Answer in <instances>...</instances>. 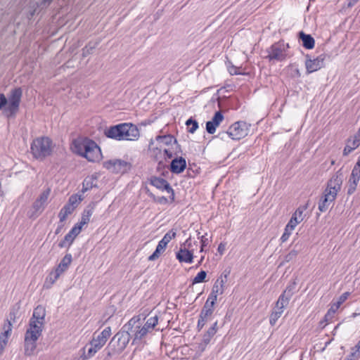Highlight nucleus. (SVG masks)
Returning a JSON list of instances; mask_svg holds the SVG:
<instances>
[{
	"instance_id": "57",
	"label": "nucleus",
	"mask_w": 360,
	"mask_h": 360,
	"mask_svg": "<svg viewBox=\"0 0 360 360\" xmlns=\"http://www.w3.org/2000/svg\"><path fill=\"white\" fill-rule=\"evenodd\" d=\"M229 72L231 75H237L241 74L240 72L238 71V68L233 65L229 68Z\"/></svg>"
},
{
	"instance_id": "37",
	"label": "nucleus",
	"mask_w": 360,
	"mask_h": 360,
	"mask_svg": "<svg viewBox=\"0 0 360 360\" xmlns=\"http://www.w3.org/2000/svg\"><path fill=\"white\" fill-rule=\"evenodd\" d=\"M186 124L188 127V131L193 134L198 128V123L196 120H193L191 117L189 118L186 122Z\"/></svg>"
},
{
	"instance_id": "55",
	"label": "nucleus",
	"mask_w": 360,
	"mask_h": 360,
	"mask_svg": "<svg viewBox=\"0 0 360 360\" xmlns=\"http://www.w3.org/2000/svg\"><path fill=\"white\" fill-rule=\"evenodd\" d=\"M200 242H201V247H200V251L203 252L205 247H206L208 245L209 241H208V239L207 238H205V236H201Z\"/></svg>"
},
{
	"instance_id": "59",
	"label": "nucleus",
	"mask_w": 360,
	"mask_h": 360,
	"mask_svg": "<svg viewBox=\"0 0 360 360\" xmlns=\"http://www.w3.org/2000/svg\"><path fill=\"white\" fill-rule=\"evenodd\" d=\"M158 139H162L165 143H170L174 137L172 136H158Z\"/></svg>"
},
{
	"instance_id": "28",
	"label": "nucleus",
	"mask_w": 360,
	"mask_h": 360,
	"mask_svg": "<svg viewBox=\"0 0 360 360\" xmlns=\"http://www.w3.org/2000/svg\"><path fill=\"white\" fill-rule=\"evenodd\" d=\"M75 210L70 206L67 204H65L63 207L60 210L58 217L60 219V221L63 222L64 221L67 217L72 214Z\"/></svg>"
},
{
	"instance_id": "27",
	"label": "nucleus",
	"mask_w": 360,
	"mask_h": 360,
	"mask_svg": "<svg viewBox=\"0 0 360 360\" xmlns=\"http://www.w3.org/2000/svg\"><path fill=\"white\" fill-rule=\"evenodd\" d=\"M64 272H65V271L57 266L47 276L46 282H49L51 285L53 284Z\"/></svg>"
},
{
	"instance_id": "3",
	"label": "nucleus",
	"mask_w": 360,
	"mask_h": 360,
	"mask_svg": "<svg viewBox=\"0 0 360 360\" xmlns=\"http://www.w3.org/2000/svg\"><path fill=\"white\" fill-rule=\"evenodd\" d=\"M342 183V174H336L328 182L327 187L319 202V210L326 212L330 205L335 200L338 192L340 190Z\"/></svg>"
},
{
	"instance_id": "60",
	"label": "nucleus",
	"mask_w": 360,
	"mask_h": 360,
	"mask_svg": "<svg viewBox=\"0 0 360 360\" xmlns=\"http://www.w3.org/2000/svg\"><path fill=\"white\" fill-rule=\"evenodd\" d=\"M225 250V245L223 243H220L218 246L217 251L222 255Z\"/></svg>"
},
{
	"instance_id": "56",
	"label": "nucleus",
	"mask_w": 360,
	"mask_h": 360,
	"mask_svg": "<svg viewBox=\"0 0 360 360\" xmlns=\"http://www.w3.org/2000/svg\"><path fill=\"white\" fill-rule=\"evenodd\" d=\"M162 153H163L164 160H166L167 158L170 159L173 156L172 152L167 148L162 149Z\"/></svg>"
},
{
	"instance_id": "38",
	"label": "nucleus",
	"mask_w": 360,
	"mask_h": 360,
	"mask_svg": "<svg viewBox=\"0 0 360 360\" xmlns=\"http://www.w3.org/2000/svg\"><path fill=\"white\" fill-rule=\"evenodd\" d=\"M224 286V281L217 279L215 283L213 285V288L212 289V292L216 294H222L224 292L223 289Z\"/></svg>"
},
{
	"instance_id": "61",
	"label": "nucleus",
	"mask_w": 360,
	"mask_h": 360,
	"mask_svg": "<svg viewBox=\"0 0 360 360\" xmlns=\"http://www.w3.org/2000/svg\"><path fill=\"white\" fill-rule=\"evenodd\" d=\"M158 202L161 204H166L168 202V200L167 198L162 196L158 199Z\"/></svg>"
},
{
	"instance_id": "33",
	"label": "nucleus",
	"mask_w": 360,
	"mask_h": 360,
	"mask_svg": "<svg viewBox=\"0 0 360 360\" xmlns=\"http://www.w3.org/2000/svg\"><path fill=\"white\" fill-rule=\"evenodd\" d=\"M72 261V257L71 254H66L64 257L61 259L60 262L58 265L59 268H61L64 271H67L69 268L71 262Z\"/></svg>"
},
{
	"instance_id": "17",
	"label": "nucleus",
	"mask_w": 360,
	"mask_h": 360,
	"mask_svg": "<svg viewBox=\"0 0 360 360\" xmlns=\"http://www.w3.org/2000/svg\"><path fill=\"white\" fill-rule=\"evenodd\" d=\"M2 330L3 331L0 333V354L3 352L6 346L8 337L12 330V324L10 320L7 319L5 321Z\"/></svg>"
},
{
	"instance_id": "7",
	"label": "nucleus",
	"mask_w": 360,
	"mask_h": 360,
	"mask_svg": "<svg viewBox=\"0 0 360 360\" xmlns=\"http://www.w3.org/2000/svg\"><path fill=\"white\" fill-rule=\"evenodd\" d=\"M249 131L248 124L243 121H238L231 125L226 131L219 134L222 139L225 136H228L233 140H240L246 136Z\"/></svg>"
},
{
	"instance_id": "30",
	"label": "nucleus",
	"mask_w": 360,
	"mask_h": 360,
	"mask_svg": "<svg viewBox=\"0 0 360 360\" xmlns=\"http://www.w3.org/2000/svg\"><path fill=\"white\" fill-rule=\"evenodd\" d=\"M93 212H94L93 207H88L86 209H85L82 213V219H81L79 224L82 226L87 224L90 221V218H91V215L93 214Z\"/></svg>"
},
{
	"instance_id": "63",
	"label": "nucleus",
	"mask_w": 360,
	"mask_h": 360,
	"mask_svg": "<svg viewBox=\"0 0 360 360\" xmlns=\"http://www.w3.org/2000/svg\"><path fill=\"white\" fill-rule=\"evenodd\" d=\"M350 147H351V146L347 145V146L345 148V149H344V154H345V155H347L348 153H349V152H350V151H349V150L350 149Z\"/></svg>"
},
{
	"instance_id": "26",
	"label": "nucleus",
	"mask_w": 360,
	"mask_h": 360,
	"mask_svg": "<svg viewBox=\"0 0 360 360\" xmlns=\"http://www.w3.org/2000/svg\"><path fill=\"white\" fill-rule=\"evenodd\" d=\"M217 332V321H215L213 325L207 330L206 333L203 335L202 342L205 345L210 343L212 338Z\"/></svg>"
},
{
	"instance_id": "12",
	"label": "nucleus",
	"mask_w": 360,
	"mask_h": 360,
	"mask_svg": "<svg viewBox=\"0 0 360 360\" xmlns=\"http://www.w3.org/2000/svg\"><path fill=\"white\" fill-rule=\"evenodd\" d=\"M150 184L161 191H166L167 193H170L169 196L171 202L174 201L175 194L174 189L172 188L168 181L162 178L157 177V176H151L150 179Z\"/></svg>"
},
{
	"instance_id": "10",
	"label": "nucleus",
	"mask_w": 360,
	"mask_h": 360,
	"mask_svg": "<svg viewBox=\"0 0 360 360\" xmlns=\"http://www.w3.org/2000/svg\"><path fill=\"white\" fill-rule=\"evenodd\" d=\"M103 167L112 173L124 174L131 169V164L121 159H112L104 162Z\"/></svg>"
},
{
	"instance_id": "5",
	"label": "nucleus",
	"mask_w": 360,
	"mask_h": 360,
	"mask_svg": "<svg viewBox=\"0 0 360 360\" xmlns=\"http://www.w3.org/2000/svg\"><path fill=\"white\" fill-rule=\"evenodd\" d=\"M289 48V44L283 40L275 42L266 49L265 58L274 63L284 61L290 57Z\"/></svg>"
},
{
	"instance_id": "21",
	"label": "nucleus",
	"mask_w": 360,
	"mask_h": 360,
	"mask_svg": "<svg viewBox=\"0 0 360 360\" xmlns=\"http://www.w3.org/2000/svg\"><path fill=\"white\" fill-rule=\"evenodd\" d=\"M186 167V160L182 158H176L171 162L170 171L174 174H180L184 171Z\"/></svg>"
},
{
	"instance_id": "18",
	"label": "nucleus",
	"mask_w": 360,
	"mask_h": 360,
	"mask_svg": "<svg viewBox=\"0 0 360 360\" xmlns=\"http://www.w3.org/2000/svg\"><path fill=\"white\" fill-rule=\"evenodd\" d=\"M223 120L224 116L222 113L220 111L216 112L212 120L208 121L206 123V130L207 133L210 134H214L217 127L219 125Z\"/></svg>"
},
{
	"instance_id": "49",
	"label": "nucleus",
	"mask_w": 360,
	"mask_h": 360,
	"mask_svg": "<svg viewBox=\"0 0 360 360\" xmlns=\"http://www.w3.org/2000/svg\"><path fill=\"white\" fill-rule=\"evenodd\" d=\"M83 226H82L79 223L76 224L69 231V233L75 238L77 237V235L79 234L81 232L82 228Z\"/></svg>"
},
{
	"instance_id": "39",
	"label": "nucleus",
	"mask_w": 360,
	"mask_h": 360,
	"mask_svg": "<svg viewBox=\"0 0 360 360\" xmlns=\"http://www.w3.org/2000/svg\"><path fill=\"white\" fill-rule=\"evenodd\" d=\"M82 200V198L80 196H77L76 195H72L69 198L68 202L67 205H70L74 210L77 206V205Z\"/></svg>"
},
{
	"instance_id": "50",
	"label": "nucleus",
	"mask_w": 360,
	"mask_h": 360,
	"mask_svg": "<svg viewBox=\"0 0 360 360\" xmlns=\"http://www.w3.org/2000/svg\"><path fill=\"white\" fill-rule=\"evenodd\" d=\"M41 214V212L38 210H33L32 209V206L27 211V217L30 219H36L39 214Z\"/></svg>"
},
{
	"instance_id": "8",
	"label": "nucleus",
	"mask_w": 360,
	"mask_h": 360,
	"mask_svg": "<svg viewBox=\"0 0 360 360\" xmlns=\"http://www.w3.org/2000/svg\"><path fill=\"white\" fill-rule=\"evenodd\" d=\"M110 335V327L105 328L97 335L94 333L92 340L89 342L90 347L87 352L88 358L92 357L98 351H99L105 345Z\"/></svg>"
},
{
	"instance_id": "11",
	"label": "nucleus",
	"mask_w": 360,
	"mask_h": 360,
	"mask_svg": "<svg viewBox=\"0 0 360 360\" xmlns=\"http://www.w3.org/2000/svg\"><path fill=\"white\" fill-rule=\"evenodd\" d=\"M326 54H321L316 58L311 59L309 54L306 56L305 68L307 74L318 71L324 67Z\"/></svg>"
},
{
	"instance_id": "40",
	"label": "nucleus",
	"mask_w": 360,
	"mask_h": 360,
	"mask_svg": "<svg viewBox=\"0 0 360 360\" xmlns=\"http://www.w3.org/2000/svg\"><path fill=\"white\" fill-rule=\"evenodd\" d=\"M295 288H296V283H295V281L290 282L287 285V287L285 289V290L283 291V292H285V295H287V296L288 297H292V295L295 293Z\"/></svg>"
},
{
	"instance_id": "31",
	"label": "nucleus",
	"mask_w": 360,
	"mask_h": 360,
	"mask_svg": "<svg viewBox=\"0 0 360 360\" xmlns=\"http://www.w3.org/2000/svg\"><path fill=\"white\" fill-rule=\"evenodd\" d=\"M283 312V309L281 308L280 309H276L274 308L270 315V317H269V323L271 326H274L278 319L281 317V316L282 315Z\"/></svg>"
},
{
	"instance_id": "46",
	"label": "nucleus",
	"mask_w": 360,
	"mask_h": 360,
	"mask_svg": "<svg viewBox=\"0 0 360 360\" xmlns=\"http://www.w3.org/2000/svg\"><path fill=\"white\" fill-rule=\"evenodd\" d=\"M359 357L360 352L356 350L354 347H352L350 354L345 359V360H357Z\"/></svg>"
},
{
	"instance_id": "54",
	"label": "nucleus",
	"mask_w": 360,
	"mask_h": 360,
	"mask_svg": "<svg viewBox=\"0 0 360 360\" xmlns=\"http://www.w3.org/2000/svg\"><path fill=\"white\" fill-rule=\"evenodd\" d=\"M360 145V136H355V139L353 140L352 144L350 147L349 151H352V150L356 148Z\"/></svg>"
},
{
	"instance_id": "23",
	"label": "nucleus",
	"mask_w": 360,
	"mask_h": 360,
	"mask_svg": "<svg viewBox=\"0 0 360 360\" xmlns=\"http://www.w3.org/2000/svg\"><path fill=\"white\" fill-rule=\"evenodd\" d=\"M97 177L95 175L86 176L82 182V192L85 193L94 187H97Z\"/></svg>"
},
{
	"instance_id": "51",
	"label": "nucleus",
	"mask_w": 360,
	"mask_h": 360,
	"mask_svg": "<svg viewBox=\"0 0 360 360\" xmlns=\"http://www.w3.org/2000/svg\"><path fill=\"white\" fill-rule=\"evenodd\" d=\"M45 206L41 204L40 202H39L37 200L34 201V202L32 205V209L39 211L41 213L44 210Z\"/></svg>"
},
{
	"instance_id": "35",
	"label": "nucleus",
	"mask_w": 360,
	"mask_h": 360,
	"mask_svg": "<svg viewBox=\"0 0 360 360\" xmlns=\"http://www.w3.org/2000/svg\"><path fill=\"white\" fill-rule=\"evenodd\" d=\"M158 323V316L155 315L148 319L144 326L150 331H151Z\"/></svg>"
},
{
	"instance_id": "14",
	"label": "nucleus",
	"mask_w": 360,
	"mask_h": 360,
	"mask_svg": "<svg viewBox=\"0 0 360 360\" xmlns=\"http://www.w3.org/2000/svg\"><path fill=\"white\" fill-rule=\"evenodd\" d=\"M360 179V160H359L355 164L349 179V187L347 193L348 194H352L356 189L358 183Z\"/></svg>"
},
{
	"instance_id": "58",
	"label": "nucleus",
	"mask_w": 360,
	"mask_h": 360,
	"mask_svg": "<svg viewBox=\"0 0 360 360\" xmlns=\"http://www.w3.org/2000/svg\"><path fill=\"white\" fill-rule=\"evenodd\" d=\"M191 237L186 240V241L182 243L180 248L185 247V249H188L191 247Z\"/></svg>"
},
{
	"instance_id": "53",
	"label": "nucleus",
	"mask_w": 360,
	"mask_h": 360,
	"mask_svg": "<svg viewBox=\"0 0 360 360\" xmlns=\"http://www.w3.org/2000/svg\"><path fill=\"white\" fill-rule=\"evenodd\" d=\"M349 295L350 293L349 292H345L340 295L338 302V307L347 300Z\"/></svg>"
},
{
	"instance_id": "13",
	"label": "nucleus",
	"mask_w": 360,
	"mask_h": 360,
	"mask_svg": "<svg viewBox=\"0 0 360 360\" xmlns=\"http://www.w3.org/2000/svg\"><path fill=\"white\" fill-rule=\"evenodd\" d=\"M46 316L45 308L42 306H37L33 311L32 317L30 321L29 328H32V325H36L37 326H40V332H42L44 327V321Z\"/></svg>"
},
{
	"instance_id": "1",
	"label": "nucleus",
	"mask_w": 360,
	"mask_h": 360,
	"mask_svg": "<svg viewBox=\"0 0 360 360\" xmlns=\"http://www.w3.org/2000/svg\"><path fill=\"white\" fill-rule=\"evenodd\" d=\"M140 320L141 318L139 316H134L123 326L122 330L119 331L113 336L105 349H110V350L105 351L108 357H110L115 354H120L124 351L130 340L131 335L129 330H131L133 327L139 323Z\"/></svg>"
},
{
	"instance_id": "16",
	"label": "nucleus",
	"mask_w": 360,
	"mask_h": 360,
	"mask_svg": "<svg viewBox=\"0 0 360 360\" xmlns=\"http://www.w3.org/2000/svg\"><path fill=\"white\" fill-rule=\"evenodd\" d=\"M90 162H96L101 157V149L92 140L89 143L83 156Z\"/></svg>"
},
{
	"instance_id": "41",
	"label": "nucleus",
	"mask_w": 360,
	"mask_h": 360,
	"mask_svg": "<svg viewBox=\"0 0 360 360\" xmlns=\"http://www.w3.org/2000/svg\"><path fill=\"white\" fill-rule=\"evenodd\" d=\"M207 276V273L205 271H200L198 273V274L195 276V277L193 279L192 283L196 284L202 283L205 281V278Z\"/></svg>"
},
{
	"instance_id": "36",
	"label": "nucleus",
	"mask_w": 360,
	"mask_h": 360,
	"mask_svg": "<svg viewBox=\"0 0 360 360\" xmlns=\"http://www.w3.org/2000/svg\"><path fill=\"white\" fill-rule=\"evenodd\" d=\"M151 156L156 160L159 162V165L162 163V160H164L162 149L159 148H153L152 150Z\"/></svg>"
},
{
	"instance_id": "43",
	"label": "nucleus",
	"mask_w": 360,
	"mask_h": 360,
	"mask_svg": "<svg viewBox=\"0 0 360 360\" xmlns=\"http://www.w3.org/2000/svg\"><path fill=\"white\" fill-rule=\"evenodd\" d=\"M293 230L294 229L289 227V225L287 224V225L285 227L284 232L281 237V240L282 243H284L288 240Z\"/></svg>"
},
{
	"instance_id": "2",
	"label": "nucleus",
	"mask_w": 360,
	"mask_h": 360,
	"mask_svg": "<svg viewBox=\"0 0 360 360\" xmlns=\"http://www.w3.org/2000/svg\"><path fill=\"white\" fill-rule=\"evenodd\" d=\"M105 135L117 141H136L140 137L138 127L131 123H121L105 130Z\"/></svg>"
},
{
	"instance_id": "34",
	"label": "nucleus",
	"mask_w": 360,
	"mask_h": 360,
	"mask_svg": "<svg viewBox=\"0 0 360 360\" xmlns=\"http://www.w3.org/2000/svg\"><path fill=\"white\" fill-rule=\"evenodd\" d=\"M75 237H73L69 232L65 236L63 240H61L58 243V247L60 248L70 247L75 240Z\"/></svg>"
},
{
	"instance_id": "24",
	"label": "nucleus",
	"mask_w": 360,
	"mask_h": 360,
	"mask_svg": "<svg viewBox=\"0 0 360 360\" xmlns=\"http://www.w3.org/2000/svg\"><path fill=\"white\" fill-rule=\"evenodd\" d=\"M300 39L302 41V46L307 49H311L314 47V39L310 35L301 31L299 32Z\"/></svg>"
},
{
	"instance_id": "48",
	"label": "nucleus",
	"mask_w": 360,
	"mask_h": 360,
	"mask_svg": "<svg viewBox=\"0 0 360 360\" xmlns=\"http://www.w3.org/2000/svg\"><path fill=\"white\" fill-rule=\"evenodd\" d=\"M217 296L218 294L211 292L205 304H208V305H212V307H214L215 302L217 299Z\"/></svg>"
},
{
	"instance_id": "25",
	"label": "nucleus",
	"mask_w": 360,
	"mask_h": 360,
	"mask_svg": "<svg viewBox=\"0 0 360 360\" xmlns=\"http://www.w3.org/2000/svg\"><path fill=\"white\" fill-rule=\"evenodd\" d=\"M176 235V231H174V229L169 231L159 241L158 245L165 250L167 244L170 242L172 239L175 238Z\"/></svg>"
},
{
	"instance_id": "15",
	"label": "nucleus",
	"mask_w": 360,
	"mask_h": 360,
	"mask_svg": "<svg viewBox=\"0 0 360 360\" xmlns=\"http://www.w3.org/2000/svg\"><path fill=\"white\" fill-rule=\"evenodd\" d=\"M214 307L212 305L204 304L198 321L197 328L200 331L205 326L206 323L210 320V318L214 312Z\"/></svg>"
},
{
	"instance_id": "19",
	"label": "nucleus",
	"mask_w": 360,
	"mask_h": 360,
	"mask_svg": "<svg viewBox=\"0 0 360 360\" xmlns=\"http://www.w3.org/2000/svg\"><path fill=\"white\" fill-rule=\"evenodd\" d=\"M307 208V205L300 206L295 210L288 223L289 227L295 229L296 226L304 219L303 213Z\"/></svg>"
},
{
	"instance_id": "9",
	"label": "nucleus",
	"mask_w": 360,
	"mask_h": 360,
	"mask_svg": "<svg viewBox=\"0 0 360 360\" xmlns=\"http://www.w3.org/2000/svg\"><path fill=\"white\" fill-rule=\"evenodd\" d=\"M32 328H28L26 331L25 336L24 338V353L27 355H31L34 354L37 344L36 341L41 335L40 326L36 325H32Z\"/></svg>"
},
{
	"instance_id": "6",
	"label": "nucleus",
	"mask_w": 360,
	"mask_h": 360,
	"mask_svg": "<svg viewBox=\"0 0 360 360\" xmlns=\"http://www.w3.org/2000/svg\"><path fill=\"white\" fill-rule=\"evenodd\" d=\"M52 141L48 137H41L33 141L31 145V152L36 158H44L51 155Z\"/></svg>"
},
{
	"instance_id": "32",
	"label": "nucleus",
	"mask_w": 360,
	"mask_h": 360,
	"mask_svg": "<svg viewBox=\"0 0 360 360\" xmlns=\"http://www.w3.org/2000/svg\"><path fill=\"white\" fill-rule=\"evenodd\" d=\"M149 332L150 330H148L144 326L142 327L140 326H136V330L134 331V340H141Z\"/></svg>"
},
{
	"instance_id": "42",
	"label": "nucleus",
	"mask_w": 360,
	"mask_h": 360,
	"mask_svg": "<svg viewBox=\"0 0 360 360\" xmlns=\"http://www.w3.org/2000/svg\"><path fill=\"white\" fill-rule=\"evenodd\" d=\"M50 191L49 188L44 191L37 200L45 206L50 195Z\"/></svg>"
},
{
	"instance_id": "22",
	"label": "nucleus",
	"mask_w": 360,
	"mask_h": 360,
	"mask_svg": "<svg viewBox=\"0 0 360 360\" xmlns=\"http://www.w3.org/2000/svg\"><path fill=\"white\" fill-rule=\"evenodd\" d=\"M91 139H84L82 140H75L73 141V148L72 150L74 153L79 155L83 157L84 155V152L90 143Z\"/></svg>"
},
{
	"instance_id": "45",
	"label": "nucleus",
	"mask_w": 360,
	"mask_h": 360,
	"mask_svg": "<svg viewBox=\"0 0 360 360\" xmlns=\"http://www.w3.org/2000/svg\"><path fill=\"white\" fill-rule=\"evenodd\" d=\"M291 297H288L287 295H285V292H283V293L279 296L278 297V302L281 303V308L284 309L289 303Z\"/></svg>"
},
{
	"instance_id": "29",
	"label": "nucleus",
	"mask_w": 360,
	"mask_h": 360,
	"mask_svg": "<svg viewBox=\"0 0 360 360\" xmlns=\"http://www.w3.org/2000/svg\"><path fill=\"white\" fill-rule=\"evenodd\" d=\"M301 250V245L299 244L295 245L294 248L285 256L284 261L289 262L296 258L298 253Z\"/></svg>"
},
{
	"instance_id": "52",
	"label": "nucleus",
	"mask_w": 360,
	"mask_h": 360,
	"mask_svg": "<svg viewBox=\"0 0 360 360\" xmlns=\"http://www.w3.org/2000/svg\"><path fill=\"white\" fill-rule=\"evenodd\" d=\"M94 49V46H91L90 45H86L82 49V56L83 57H86L88 55L91 54Z\"/></svg>"
},
{
	"instance_id": "62",
	"label": "nucleus",
	"mask_w": 360,
	"mask_h": 360,
	"mask_svg": "<svg viewBox=\"0 0 360 360\" xmlns=\"http://www.w3.org/2000/svg\"><path fill=\"white\" fill-rule=\"evenodd\" d=\"M295 75L297 77H300L301 76L300 72L298 68H295Z\"/></svg>"
},
{
	"instance_id": "64",
	"label": "nucleus",
	"mask_w": 360,
	"mask_h": 360,
	"mask_svg": "<svg viewBox=\"0 0 360 360\" xmlns=\"http://www.w3.org/2000/svg\"><path fill=\"white\" fill-rule=\"evenodd\" d=\"M354 347L356 349V350L360 352V340Z\"/></svg>"
},
{
	"instance_id": "47",
	"label": "nucleus",
	"mask_w": 360,
	"mask_h": 360,
	"mask_svg": "<svg viewBox=\"0 0 360 360\" xmlns=\"http://www.w3.org/2000/svg\"><path fill=\"white\" fill-rule=\"evenodd\" d=\"M164 251L165 250L163 249H162L160 247L157 245L156 249L154 251V252L151 255L149 256L148 260L154 261V260L157 259L160 256L161 253Z\"/></svg>"
},
{
	"instance_id": "44",
	"label": "nucleus",
	"mask_w": 360,
	"mask_h": 360,
	"mask_svg": "<svg viewBox=\"0 0 360 360\" xmlns=\"http://www.w3.org/2000/svg\"><path fill=\"white\" fill-rule=\"evenodd\" d=\"M20 302L16 304V305L11 309L10 314H9V316L11 317V319H12L13 318V319L16 317V316H18L20 317L21 316V311H20Z\"/></svg>"
},
{
	"instance_id": "20",
	"label": "nucleus",
	"mask_w": 360,
	"mask_h": 360,
	"mask_svg": "<svg viewBox=\"0 0 360 360\" xmlns=\"http://www.w3.org/2000/svg\"><path fill=\"white\" fill-rule=\"evenodd\" d=\"M176 257L179 262L191 264L193 261V252L192 250L185 249V247L180 248L176 253Z\"/></svg>"
},
{
	"instance_id": "4",
	"label": "nucleus",
	"mask_w": 360,
	"mask_h": 360,
	"mask_svg": "<svg viewBox=\"0 0 360 360\" xmlns=\"http://www.w3.org/2000/svg\"><path fill=\"white\" fill-rule=\"evenodd\" d=\"M22 94V91L20 87L13 89L8 98L4 94H0V110H3L6 117L8 118L15 117L19 111Z\"/></svg>"
}]
</instances>
